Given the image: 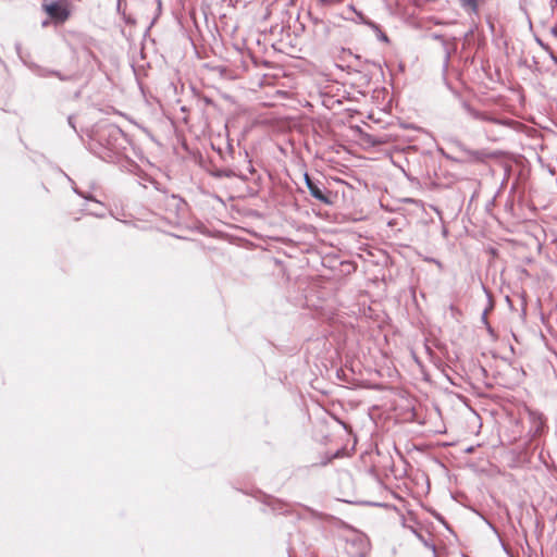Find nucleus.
<instances>
[{"instance_id":"13","label":"nucleus","mask_w":557,"mask_h":557,"mask_svg":"<svg viewBox=\"0 0 557 557\" xmlns=\"http://www.w3.org/2000/svg\"><path fill=\"white\" fill-rule=\"evenodd\" d=\"M52 76L58 77L62 82H67V81H72L73 79L72 75H64V74H62L61 72H59L57 70H53Z\"/></svg>"},{"instance_id":"8","label":"nucleus","mask_w":557,"mask_h":557,"mask_svg":"<svg viewBox=\"0 0 557 557\" xmlns=\"http://www.w3.org/2000/svg\"><path fill=\"white\" fill-rule=\"evenodd\" d=\"M211 175L215 178H223V177H238L242 181H247L248 175L244 173L237 174L235 171L231 169H215L211 172Z\"/></svg>"},{"instance_id":"20","label":"nucleus","mask_w":557,"mask_h":557,"mask_svg":"<svg viewBox=\"0 0 557 557\" xmlns=\"http://www.w3.org/2000/svg\"><path fill=\"white\" fill-rule=\"evenodd\" d=\"M449 310L453 312L454 317L459 312L453 305L449 306Z\"/></svg>"},{"instance_id":"23","label":"nucleus","mask_w":557,"mask_h":557,"mask_svg":"<svg viewBox=\"0 0 557 557\" xmlns=\"http://www.w3.org/2000/svg\"><path fill=\"white\" fill-rule=\"evenodd\" d=\"M482 288L484 290V293L486 294L487 298L490 299L491 298V295L490 293L487 292V288L485 287V285L482 284Z\"/></svg>"},{"instance_id":"4","label":"nucleus","mask_w":557,"mask_h":557,"mask_svg":"<svg viewBox=\"0 0 557 557\" xmlns=\"http://www.w3.org/2000/svg\"><path fill=\"white\" fill-rule=\"evenodd\" d=\"M47 14L55 22L63 23L70 17V10L66 4L53 1L45 7Z\"/></svg>"},{"instance_id":"10","label":"nucleus","mask_w":557,"mask_h":557,"mask_svg":"<svg viewBox=\"0 0 557 557\" xmlns=\"http://www.w3.org/2000/svg\"><path fill=\"white\" fill-rule=\"evenodd\" d=\"M460 7L468 14H478L479 12V0H458Z\"/></svg>"},{"instance_id":"25","label":"nucleus","mask_w":557,"mask_h":557,"mask_svg":"<svg viewBox=\"0 0 557 557\" xmlns=\"http://www.w3.org/2000/svg\"><path fill=\"white\" fill-rule=\"evenodd\" d=\"M381 39L384 41L388 40L387 36L384 33L381 34Z\"/></svg>"},{"instance_id":"11","label":"nucleus","mask_w":557,"mask_h":557,"mask_svg":"<svg viewBox=\"0 0 557 557\" xmlns=\"http://www.w3.org/2000/svg\"><path fill=\"white\" fill-rule=\"evenodd\" d=\"M461 106H462L463 110H465V111H466V112H467V113H468L472 119H474V120H478V119H479V116H480V112H481V111H479V110H476V109L472 108V107L470 106V103H468L467 101H462Z\"/></svg>"},{"instance_id":"3","label":"nucleus","mask_w":557,"mask_h":557,"mask_svg":"<svg viewBox=\"0 0 557 557\" xmlns=\"http://www.w3.org/2000/svg\"><path fill=\"white\" fill-rule=\"evenodd\" d=\"M368 552L369 543L362 535H356L347 542V554L350 557H367Z\"/></svg>"},{"instance_id":"12","label":"nucleus","mask_w":557,"mask_h":557,"mask_svg":"<svg viewBox=\"0 0 557 557\" xmlns=\"http://www.w3.org/2000/svg\"><path fill=\"white\" fill-rule=\"evenodd\" d=\"M73 191H74L76 195H78L79 197H82V198H84V199H86V200H88V201H95V202H97V203H100L98 200H96V199L92 197V195L83 193V191H82V190H79L76 186H73Z\"/></svg>"},{"instance_id":"17","label":"nucleus","mask_w":557,"mask_h":557,"mask_svg":"<svg viewBox=\"0 0 557 557\" xmlns=\"http://www.w3.org/2000/svg\"><path fill=\"white\" fill-rule=\"evenodd\" d=\"M247 171L250 175L255 174L256 170L253 168V165L251 164V161L248 160V165H247Z\"/></svg>"},{"instance_id":"24","label":"nucleus","mask_w":557,"mask_h":557,"mask_svg":"<svg viewBox=\"0 0 557 557\" xmlns=\"http://www.w3.org/2000/svg\"><path fill=\"white\" fill-rule=\"evenodd\" d=\"M232 152H233V147L228 144L227 145V153L232 154Z\"/></svg>"},{"instance_id":"5","label":"nucleus","mask_w":557,"mask_h":557,"mask_svg":"<svg viewBox=\"0 0 557 557\" xmlns=\"http://www.w3.org/2000/svg\"><path fill=\"white\" fill-rule=\"evenodd\" d=\"M457 147L463 153L465 158L458 159V158H454V157H451L449 154H444L445 158L448 159V160H451L454 162H465V161H468V160L480 161V160H482V158L484 156V153L482 151L472 150V149L468 148L467 146H465L460 141L457 143Z\"/></svg>"},{"instance_id":"18","label":"nucleus","mask_w":557,"mask_h":557,"mask_svg":"<svg viewBox=\"0 0 557 557\" xmlns=\"http://www.w3.org/2000/svg\"><path fill=\"white\" fill-rule=\"evenodd\" d=\"M549 54V58L553 60L555 64H557V55L554 53V51L550 49V51H546Z\"/></svg>"},{"instance_id":"21","label":"nucleus","mask_w":557,"mask_h":557,"mask_svg":"<svg viewBox=\"0 0 557 557\" xmlns=\"http://www.w3.org/2000/svg\"><path fill=\"white\" fill-rule=\"evenodd\" d=\"M550 34L557 38V27H552L550 28Z\"/></svg>"},{"instance_id":"27","label":"nucleus","mask_w":557,"mask_h":557,"mask_svg":"<svg viewBox=\"0 0 557 557\" xmlns=\"http://www.w3.org/2000/svg\"><path fill=\"white\" fill-rule=\"evenodd\" d=\"M443 233H444V235H447V230H446V228H444V230H443Z\"/></svg>"},{"instance_id":"14","label":"nucleus","mask_w":557,"mask_h":557,"mask_svg":"<svg viewBox=\"0 0 557 557\" xmlns=\"http://www.w3.org/2000/svg\"><path fill=\"white\" fill-rule=\"evenodd\" d=\"M536 44L545 51H550V47L545 44L540 37H535Z\"/></svg>"},{"instance_id":"15","label":"nucleus","mask_w":557,"mask_h":557,"mask_svg":"<svg viewBox=\"0 0 557 557\" xmlns=\"http://www.w3.org/2000/svg\"><path fill=\"white\" fill-rule=\"evenodd\" d=\"M431 38L440 42H444V40L446 39L443 35L436 33L431 34Z\"/></svg>"},{"instance_id":"26","label":"nucleus","mask_w":557,"mask_h":557,"mask_svg":"<svg viewBox=\"0 0 557 557\" xmlns=\"http://www.w3.org/2000/svg\"><path fill=\"white\" fill-rule=\"evenodd\" d=\"M69 182H71L72 184H74V182L72 181V178H70L69 176H66Z\"/></svg>"},{"instance_id":"9","label":"nucleus","mask_w":557,"mask_h":557,"mask_svg":"<svg viewBox=\"0 0 557 557\" xmlns=\"http://www.w3.org/2000/svg\"><path fill=\"white\" fill-rule=\"evenodd\" d=\"M478 121L493 123V124L502 125V126H510L512 123V121H510V120L498 119V117L491 115L487 112H482V111L480 112V116H479Z\"/></svg>"},{"instance_id":"1","label":"nucleus","mask_w":557,"mask_h":557,"mask_svg":"<svg viewBox=\"0 0 557 557\" xmlns=\"http://www.w3.org/2000/svg\"><path fill=\"white\" fill-rule=\"evenodd\" d=\"M131 147L125 133L115 124L108 123L92 131L87 144L88 150L99 159L128 169L133 165L128 157Z\"/></svg>"},{"instance_id":"22","label":"nucleus","mask_w":557,"mask_h":557,"mask_svg":"<svg viewBox=\"0 0 557 557\" xmlns=\"http://www.w3.org/2000/svg\"><path fill=\"white\" fill-rule=\"evenodd\" d=\"M156 4H157V10L158 12L161 11V0H154Z\"/></svg>"},{"instance_id":"7","label":"nucleus","mask_w":557,"mask_h":557,"mask_svg":"<svg viewBox=\"0 0 557 557\" xmlns=\"http://www.w3.org/2000/svg\"><path fill=\"white\" fill-rule=\"evenodd\" d=\"M441 45L444 52L442 71L445 76L449 67L450 58L453 53L456 51V40L455 38L445 39L444 42H441Z\"/></svg>"},{"instance_id":"6","label":"nucleus","mask_w":557,"mask_h":557,"mask_svg":"<svg viewBox=\"0 0 557 557\" xmlns=\"http://www.w3.org/2000/svg\"><path fill=\"white\" fill-rule=\"evenodd\" d=\"M15 50L20 57V59L23 61L25 65L28 66V69L37 76L39 77H49L52 76L53 70L40 66L33 62H27L26 59L22 55V46L20 42L15 44Z\"/></svg>"},{"instance_id":"19","label":"nucleus","mask_w":557,"mask_h":557,"mask_svg":"<svg viewBox=\"0 0 557 557\" xmlns=\"http://www.w3.org/2000/svg\"><path fill=\"white\" fill-rule=\"evenodd\" d=\"M69 125L76 132L75 124H74V117L71 115L67 117Z\"/></svg>"},{"instance_id":"2","label":"nucleus","mask_w":557,"mask_h":557,"mask_svg":"<svg viewBox=\"0 0 557 557\" xmlns=\"http://www.w3.org/2000/svg\"><path fill=\"white\" fill-rule=\"evenodd\" d=\"M306 186L310 195L324 205H331V193L326 189L323 182L314 180L307 172L304 174Z\"/></svg>"},{"instance_id":"16","label":"nucleus","mask_w":557,"mask_h":557,"mask_svg":"<svg viewBox=\"0 0 557 557\" xmlns=\"http://www.w3.org/2000/svg\"><path fill=\"white\" fill-rule=\"evenodd\" d=\"M318 2L322 5H331L341 2V0H318Z\"/></svg>"}]
</instances>
